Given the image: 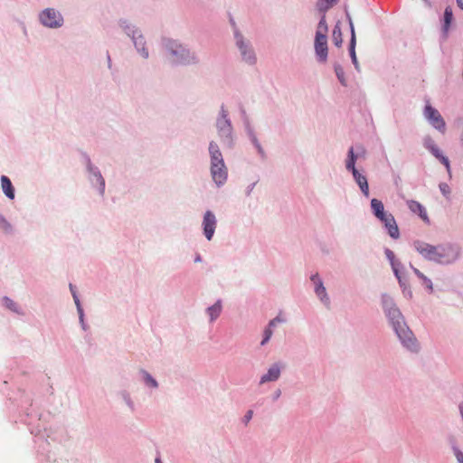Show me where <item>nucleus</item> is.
I'll use <instances>...</instances> for the list:
<instances>
[{"mask_svg":"<svg viewBox=\"0 0 463 463\" xmlns=\"http://www.w3.org/2000/svg\"><path fill=\"white\" fill-rule=\"evenodd\" d=\"M209 152L211 156V165H221V166H223L224 161L222 155L215 143H210Z\"/></svg>","mask_w":463,"mask_h":463,"instance_id":"obj_13","label":"nucleus"},{"mask_svg":"<svg viewBox=\"0 0 463 463\" xmlns=\"http://www.w3.org/2000/svg\"><path fill=\"white\" fill-rule=\"evenodd\" d=\"M348 156H349V159L346 162V168L348 170H351L352 173L354 174V169H356L355 166H354L356 156H354V148L353 147H351L349 149Z\"/></svg>","mask_w":463,"mask_h":463,"instance_id":"obj_25","label":"nucleus"},{"mask_svg":"<svg viewBox=\"0 0 463 463\" xmlns=\"http://www.w3.org/2000/svg\"><path fill=\"white\" fill-rule=\"evenodd\" d=\"M424 146L429 149L435 157L439 158L440 162L446 166L447 170L449 171L450 165L449 159L440 154L439 147L435 145L434 141L430 137L424 139Z\"/></svg>","mask_w":463,"mask_h":463,"instance_id":"obj_8","label":"nucleus"},{"mask_svg":"<svg viewBox=\"0 0 463 463\" xmlns=\"http://www.w3.org/2000/svg\"><path fill=\"white\" fill-rule=\"evenodd\" d=\"M4 305L12 311L17 312V305L9 298H3Z\"/></svg>","mask_w":463,"mask_h":463,"instance_id":"obj_28","label":"nucleus"},{"mask_svg":"<svg viewBox=\"0 0 463 463\" xmlns=\"http://www.w3.org/2000/svg\"><path fill=\"white\" fill-rule=\"evenodd\" d=\"M315 50L321 61H326L327 58V39L322 32H317L315 39Z\"/></svg>","mask_w":463,"mask_h":463,"instance_id":"obj_6","label":"nucleus"},{"mask_svg":"<svg viewBox=\"0 0 463 463\" xmlns=\"http://www.w3.org/2000/svg\"><path fill=\"white\" fill-rule=\"evenodd\" d=\"M70 289H71V292L72 294V297H73V299H74V302L78 307V310L81 313V309H80V300H79V298L76 294V290H75V287L72 285V284H70Z\"/></svg>","mask_w":463,"mask_h":463,"instance_id":"obj_32","label":"nucleus"},{"mask_svg":"<svg viewBox=\"0 0 463 463\" xmlns=\"http://www.w3.org/2000/svg\"><path fill=\"white\" fill-rule=\"evenodd\" d=\"M156 463H162V462H161L160 458H156Z\"/></svg>","mask_w":463,"mask_h":463,"instance_id":"obj_40","label":"nucleus"},{"mask_svg":"<svg viewBox=\"0 0 463 463\" xmlns=\"http://www.w3.org/2000/svg\"><path fill=\"white\" fill-rule=\"evenodd\" d=\"M335 73H336V76H337L338 80H340V82L344 86H345L346 85V81H345V72H344L343 69L340 68V67H336L335 68Z\"/></svg>","mask_w":463,"mask_h":463,"instance_id":"obj_29","label":"nucleus"},{"mask_svg":"<svg viewBox=\"0 0 463 463\" xmlns=\"http://www.w3.org/2000/svg\"><path fill=\"white\" fill-rule=\"evenodd\" d=\"M235 37L237 45L241 52L243 59L248 62H253L255 61L254 53L250 49H248V46L244 43L242 40V36L236 33Z\"/></svg>","mask_w":463,"mask_h":463,"instance_id":"obj_12","label":"nucleus"},{"mask_svg":"<svg viewBox=\"0 0 463 463\" xmlns=\"http://www.w3.org/2000/svg\"><path fill=\"white\" fill-rule=\"evenodd\" d=\"M168 48L170 50L173 62L175 63H185L189 61L190 52L186 49H184L182 45L178 44L176 42L170 41L168 43Z\"/></svg>","mask_w":463,"mask_h":463,"instance_id":"obj_5","label":"nucleus"},{"mask_svg":"<svg viewBox=\"0 0 463 463\" xmlns=\"http://www.w3.org/2000/svg\"><path fill=\"white\" fill-rule=\"evenodd\" d=\"M332 40L335 46L340 47L342 45L343 37L339 24H336L333 29Z\"/></svg>","mask_w":463,"mask_h":463,"instance_id":"obj_22","label":"nucleus"},{"mask_svg":"<svg viewBox=\"0 0 463 463\" xmlns=\"http://www.w3.org/2000/svg\"><path fill=\"white\" fill-rule=\"evenodd\" d=\"M42 24L50 28H57L62 25L63 18L61 14L52 8L43 10L40 14Z\"/></svg>","mask_w":463,"mask_h":463,"instance_id":"obj_3","label":"nucleus"},{"mask_svg":"<svg viewBox=\"0 0 463 463\" xmlns=\"http://www.w3.org/2000/svg\"><path fill=\"white\" fill-rule=\"evenodd\" d=\"M139 51L141 52L144 58L148 57V52L144 47H142Z\"/></svg>","mask_w":463,"mask_h":463,"instance_id":"obj_38","label":"nucleus"},{"mask_svg":"<svg viewBox=\"0 0 463 463\" xmlns=\"http://www.w3.org/2000/svg\"><path fill=\"white\" fill-rule=\"evenodd\" d=\"M279 375L280 368L278 364H274L269 369L268 373L261 377L260 383L276 381L279 379Z\"/></svg>","mask_w":463,"mask_h":463,"instance_id":"obj_17","label":"nucleus"},{"mask_svg":"<svg viewBox=\"0 0 463 463\" xmlns=\"http://www.w3.org/2000/svg\"><path fill=\"white\" fill-rule=\"evenodd\" d=\"M350 28H351V41H350V56L352 58L353 63L354 64L355 68L358 69V62L357 58L355 54V43H356V38H355V33L354 28L352 20H349Z\"/></svg>","mask_w":463,"mask_h":463,"instance_id":"obj_18","label":"nucleus"},{"mask_svg":"<svg viewBox=\"0 0 463 463\" xmlns=\"http://www.w3.org/2000/svg\"><path fill=\"white\" fill-rule=\"evenodd\" d=\"M383 303L386 314L390 318L392 326L403 345L411 351H417V341L413 336L412 332L405 325L403 317L399 309L394 306L391 299H386Z\"/></svg>","mask_w":463,"mask_h":463,"instance_id":"obj_1","label":"nucleus"},{"mask_svg":"<svg viewBox=\"0 0 463 463\" xmlns=\"http://www.w3.org/2000/svg\"><path fill=\"white\" fill-rule=\"evenodd\" d=\"M216 218L215 215L211 212L207 211L204 213L203 226V233L207 240H211L213 236L215 228H216Z\"/></svg>","mask_w":463,"mask_h":463,"instance_id":"obj_7","label":"nucleus"},{"mask_svg":"<svg viewBox=\"0 0 463 463\" xmlns=\"http://www.w3.org/2000/svg\"><path fill=\"white\" fill-rule=\"evenodd\" d=\"M311 280L316 285V293L320 298V299L325 302L326 304H328V298L326 292V288L323 286L322 281L319 279V277L317 274L311 277Z\"/></svg>","mask_w":463,"mask_h":463,"instance_id":"obj_15","label":"nucleus"},{"mask_svg":"<svg viewBox=\"0 0 463 463\" xmlns=\"http://www.w3.org/2000/svg\"><path fill=\"white\" fill-rule=\"evenodd\" d=\"M211 174L213 181L218 185L224 184L227 179V168L225 164H223V166H221V165H211Z\"/></svg>","mask_w":463,"mask_h":463,"instance_id":"obj_11","label":"nucleus"},{"mask_svg":"<svg viewBox=\"0 0 463 463\" xmlns=\"http://www.w3.org/2000/svg\"><path fill=\"white\" fill-rule=\"evenodd\" d=\"M458 6L463 10V0H457Z\"/></svg>","mask_w":463,"mask_h":463,"instance_id":"obj_39","label":"nucleus"},{"mask_svg":"<svg viewBox=\"0 0 463 463\" xmlns=\"http://www.w3.org/2000/svg\"><path fill=\"white\" fill-rule=\"evenodd\" d=\"M0 228L5 232L10 229L9 223L5 221V219L0 214Z\"/></svg>","mask_w":463,"mask_h":463,"instance_id":"obj_33","label":"nucleus"},{"mask_svg":"<svg viewBox=\"0 0 463 463\" xmlns=\"http://www.w3.org/2000/svg\"><path fill=\"white\" fill-rule=\"evenodd\" d=\"M414 273L422 280V284L430 289V291H432V283L430 279H428L422 272H420L418 269H413Z\"/></svg>","mask_w":463,"mask_h":463,"instance_id":"obj_24","label":"nucleus"},{"mask_svg":"<svg viewBox=\"0 0 463 463\" xmlns=\"http://www.w3.org/2000/svg\"><path fill=\"white\" fill-rule=\"evenodd\" d=\"M252 413H253V412H252V411H249L246 413V415H245L246 422H248V421L251 419V417H252Z\"/></svg>","mask_w":463,"mask_h":463,"instance_id":"obj_37","label":"nucleus"},{"mask_svg":"<svg viewBox=\"0 0 463 463\" xmlns=\"http://www.w3.org/2000/svg\"><path fill=\"white\" fill-rule=\"evenodd\" d=\"M452 18H453L452 9H451V7L448 6L444 12V28L446 31L449 29L450 23L452 21Z\"/></svg>","mask_w":463,"mask_h":463,"instance_id":"obj_26","label":"nucleus"},{"mask_svg":"<svg viewBox=\"0 0 463 463\" xmlns=\"http://www.w3.org/2000/svg\"><path fill=\"white\" fill-rule=\"evenodd\" d=\"M222 116L217 120V128L221 137H228L232 133V127L229 119L227 118V112L222 109Z\"/></svg>","mask_w":463,"mask_h":463,"instance_id":"obj_9","label":"nucleus"},{"mask_svg":"<svg viewBox=\"0 0 463 463\" xmlns=\"http://www.w3.org/2000/svg\"><path fill=\"white\" fill-rule=\"evenodd\" d=\"M317 32H322L326 35L327 24L325 16H323L322 19L320 20Z\"/></svg>","mask_w":463,"mask_h":463,"instance_id":"obj_31","label":"nucleus"},{"mask_svg":"<svg viewBox=\"0 0 463 463\" xmlns=\"http://www.w3.org/2000/svg\"><path fill=\"white\" fill-rule=\"evenodd\" d=\"M278 322H284V319L283 318H280L279 316H278L277 317H275L274 319H272L269 324V327L265 330L264 332V339L261 341V345H265L269 340V338L271 337L272 335V330L270 329V327L272 326H275V325L278 323Z\"/></svg>","mask_w":463,"mask_h":463,"instance_id":"obj_21","label":"nucleus"},{"mask_svg":"<svg viewBox=\"0 0 463 463\" xmlns=\"http://www.w3.org/2000/svg\"><path fill=\"white\" fill-rule=\"evenodd\" d=\"M221 310H222V306H221L220 302H217L216 304L213 305L212 307H210L208 308V314L211 317L212 321L216 319L219 317Z\"/></svg>","mask_w":463,"mask_h":463,"instance_id":"obj_23","label":"nucleus"},{"mask_svg":"<svg viewBox=\"0 0 463 463\" xmlns=\"http://www.w3.org/2000/svg\"><path fill=\"white\" fill-rule=\"evenodd\" d=\"M386 255H387V257L390 259V260H391V262H392V269H393V270H394V272H395V274H396V276H397V275H398V269L395 268V266H394V262H393V260H393V257H394L393 252H392V250H386Z\"/></svg>","mask_w":463,"mask_h":463,"instance_id":"obj_34","label":"nucleus"},{"mask_svg":"<svg viewBox=\"0 0 463 463\" xmlns=\"http://www.w3.org/2000/svg\"><path fill=\"white\" fill-rule=\"evenodd\" d=\"M371 207H372V210H373L374 215L379 220H381L382 218H383L385 215L388 214L387 213L384 212L383 203L378 199H375V198L372 199Z\"/></svg>","mask_w":463,"mask_h":463,"instance_id":"obj_19","label":"nucleus"},{"mask_svg":"<svg viewBox=\"0 0 463 463\" xmlns=\"http://www.w3.org/2000/svg\"><path fill=\"white\" fill-rule=\"evenodd\" d=\"M338 0H319L318 6L321 10H327Z\"/></svg>","mask_w":463,"mask_h":463,"instance_id":"obj_27","label":"nucleus"},{"mask_svg":"<svg viewBox=\"0 0 463 463\" xmlns=\"http://www.w3.org/2000/svg\"><path fill=\"white\" fill-rule=\"evenodd\" d=\"M354 178L355 179L357 184L359 185L363 194L368 197L369 196V186L367 183V179L364 175H361L357 169H354Z\"/></svg>","mask_w":463,"mask_h":463,"instance_id":"obj_16","label":"nucleus"},{"mask_svg":"<svg viewBox=\"0 0 463 463\" xmlns=\"http://www.w3.org/2000/svg\"><path fill=\"white\" fill-rule=\"evenodd\" d=\"M415 248L425 259L439 263H449L456 259V252L450 246H433L423 241H417Z\"/></svg>","mask_w":463,"mask_h":463,"instance_id":"obj_2","label":"nucleus"},{"mask_svg":"<svg viewBox=\"0 0 463 463\" xmlns=\"http://www.w3.org/2000/svg\"><path fill=\"white\" fill-rule=\"evenodd\" d=\"M145 374V381L147 385L153 387V388H156L157 387V383L156 381L147 373H144Z\"/></svg>","mask_w":463,"mask_h":463,"instance_id":"obj_30","label":"nucleus"},{"mask_svg":"<svg viewBox=\"0 0 463 463\" xmlns=\"http://www.w3.org/2000/svg\"><path fill=\"white\" fill-rule=\"evenodd\" d=\"M407 205L412 213L419 214V216L424 222H429V217H428L427 212L422 204H420L417 201L410 200L407 202Z\"/></svg>","mask_w":463,"mask_h":463,"instance_id":"obj_14","label":"nucleus"},{"mask_svg":"<svg viewBox=\"0 0 463 463\" xmlns=\"http://www.w3.org/2000/svg\"><path fill=\"white\" fill-rule=\"evenodd\" d=\"M1 185H2V189H3V192L5 193V194L8 198L14 199V189L13 187V184H12L10 179L7 176L2 175Z\"/></svg>","mask_w":463,"mask_h":463,"instance_id":"obj_20","label":"nucleus"},{"mask_svg":"<svg viewBox=\"0 0 463 463\" xmlns=\"http://www.w3.org/2000/svg\"><path fill=\"white\" fill-rule=\"evenodd\" d=\"M455 456L459 463H463V453L459 449H455Z\"/></svg>","mask_w":463,"mask_h":463,"instance_id":"obj_36","label":"nucleus"},{"mask_svg":"<svg viewBox=\"0 0 463 463\" xmlns=\"http://www.w3.org/2000/svg\"><path fill=\"white\" fill-rule=\"evenodd\" d=\"M384 223L385 228L388 231L389 235L393 239H398L400 236L399 228L395 222V219L392 214L388 213L383 218L380 220Z\"/></svg>","mask_w":463,"mask_h":463,"instance_id":"obj_10","label":"nucleus"},{"mask_svg":"<svg viewBox=\"0 0 463 463\" xmlns=\"http://www.w3.org/2000/svg\"><path fill=\"white\" fill-rule=\"evenodd\" d=\"M424 115L430 124L441 133L445 132L446 124L439 112L430 104L425 106Z\"/></svg>","mask_w":463,"mask_h":463,"instance_id":"obj_4","label":"nucleus"},{"mask_svg":"<svg viewBox=\"0 0 463 463\" xmlns=\"http://www.w3.org/2000/svg\"><path fill=\"white\" fill-rule=\"evenodd\" d=\"M439 189L444 195H448L450 192L449 185L445 183L439 184Z\"/></svg>","mask_w":463,"mask_h":463,"instance_id":"obj_35","label":"nucleus"}]
</instances>
